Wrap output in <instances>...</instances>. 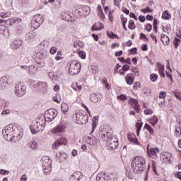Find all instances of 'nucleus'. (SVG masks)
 <instances>
[{"instance_id": "1", "label": "nucleus", "mask_w": 181, "mask_h": 181, "mask_svg": "<svg viewBox=\"0 0 181 181\" xmlns=\"http://www.w3.org/2000/svg\"><path fill=\"white\" fill-rule=\"evenodd\" d=\"M131 169L134 173H142L146 170V160L139 156L134 158L131 163Z\"/></svg>"}, {"instance_id": "2", "label": "nucleus", "mask_w": 181, "mask_h": 181, "mask_svg": "<svg viewBox=\"0 0 181 181\" xmlns=\"http://www.w3.org/2000/svg\"><path fill=\"white\" fill-rule=\"evenodd\" d=\"M14 131H17L16 125L11 124L6 126L2 130V135L4 139L9 142L11 141V139L12 138V135Z\"/></svg>"}, {"instance_id": "3", "label": "nucleus", "mask_w": 181, "mask_h": 181, "mask_svg": "<svg viewBox=\"0 0 181 181\" xmlns=\"http://www.w3.org/2000/svg\"><path fill=\"white\" fill-rule=\"evenodd\" d=\"M68 73L70 76L78 74L81 71V64L77 61H71L68 63Z\"/></svg>"}, {"instance_id": "4", "label": "nucleus", "mask_w": 181, "mask_h": 181, "mask_svg": "<svg viewBox=\"0 0 181 181\" xmlns=\"http://www.w3.org/2000/svg\"><path fill=\"white\" fill-rule=\"evenodd\" d=\"M91 10L90 6H79L75 11V16L77 18H86V16H88Z\"/></svg>"}, {"instance_id": "5", "label": "nucleus", "mask_w": 181, "mask_h": 181, "mask_svg": "<svg viewBox=\"0 0 181 181\" xmlns=\"http://www.w3.org/2000/svg\"><path fill=\"white\" fill-rule=\"evenodd\" d=\"M74 119L78 125H83L88 122V115L83 112H76L74 116Z\"/></svg>"}, {"instance_id": "6", "label": "nucleus", "mask_w": 181, "mask_h": 181, "mask_svg": "<svg viewBox=\"0 0 181 181\" xmlns=\"http://www.w3.org/2000/svg\"><path fill=\"white\" fill-rule=\"evenodd\" d=\"M114 135V132L112 129H100L99 130V136L103 141H106L107 139L111 138Z\"/></svg>"}, {"instance_id": "7", "label": "nucleus", "mask_w": 181, "mask_h": 181, "mask_svg": "<svg viewBox=\"0 0 181 181\" xmlns=\"http://www.w3.org/2000/svg\"><path fill=\"white\" fill-rule=\"evenodd\" d=\"M43 16L36 14L31 21L32 28H34V29H39V28H40V25L43 23Z\"/></svg>"}, {"instance_id": "8", "label": "nucleus", "mask_w": 181, "mask_h": 181, "mask_svg": "<svg viewBox=\"0 0 181 181\" xmlns=\"http://www.w3.org/2000/svg\"><path fill=\"white\" fill-rule=\"evenodd\" d=\"M14 93L17 97H23L26 94V86L22 83H18L15 86Z\"/></svg>"}, {"instance_id": "9", "label": "nucleus", "mask_w": 181, "mask_h": 181, "mask_svg": "<svg viewBox=\"0 0 181 181\" xmlns=\"http://www.w3.org/2000/svg\"><path fill=\"white\" fill-rule=\"evenodd\" d=\"M47 122H52L57 117V110L54 109H49L45 111V115Z\"/></svg>"}, {"instance_id": "10", "label": "nucleus", "mask_w": 181, "mask_h": 181, "mask_svg": "<svg viewBox=\"0 0 181 181\" xmlns=\"http://www.w3.org/2000/svg\"><path fill=\"white\" fill-rule=\"evenodd\" d=\"M106 142L110 149H117V148H118V139H117V136H114V134L107 139Z\"/></svg>"}, {"instance_id": "11", "label": "nucleus", "mask_w": 181, "mask_h": 181, "mask_svg": "<svg viewBox=\"0 0 181 181\" xmlns=\"http://www.w3.org/2000/svg\"><path fill=\"white\" fill-rule=\"evenodd\" d=\"M61 18L66 22H76V18L73 16V13L69 11H63L61 13Z\"/></svg>"}, {"instance_id": "12", "label": "nucleus", "mask_w": 181, "mask_h": 181, "mask_svg": "<svg viewBox=\"0 0 181 181\" xmlns=\"http://www.w3.org/2000/svg\"><path fill=\"white\" fill-rule=\"evenodd\" d=\"M10 139L9 142H18V141H21L22 139V133L19 132V129L17 127V131H14L13 132V134Z\"/></svg>"}, {"instance_id": "13", "label": "nucleus", "mask_w": 181, "mask_h": 181, "mask_svg": "<svg viewBox=\"0 0 181 181\" xmlns=\"http://www.w3.org/2000/svg\"><path fill=\"white\" fill-rule=\"evenodd\" d=\"M66 129V124L64 122H59L52 131V134H60Z\"/></svg>"}, {"instance_id": "14", "label": "nucleus", "mask_w": 181, "mask_h": 181, "mask_svg": "<svg viewBox=\"0 0 181 181\" xmlns=\"http://www.w3.org/2000/svg\"><path fill=\"white\" fill-rule=\"evenodd\" d=\"M46 122H47V119L44 115L38 117L36 119V124H38L39 127H40L44 130H45V128H46Z\"/></svg>"}, {"instance_id": "15", "label": "nucleus", "mask_w": 181, "mask_h": 181, "mask_svg": "<svg viewBox=\"0 0 181 181\" xmlns=\"http://www.w3.org/2000/svg\"><path fill=\"white\" fill-rule=\"evenodd\" d=\"M40 162H41L42 168L52 166V160H50V157L49 156H43L41 158Z\"/></svg>"}, {"instance_id": "16", "label": "nucleus", "mask_w": 181, "mask_h": 181, "mask_svg": "<svg viewBox=\"0 0 181 181\" xmlns=\"http://www.w3.org/2000/svg\"><path fill=\"white\" fill-rule=\"evenodd\" d=\"M30 129L32 134H38V132H42V131H44V129L37 123H35V124H31L30 126Z\"/></svg>"}, {"instance_id": "17", "label": "nucleus", "mask_w": 181, "mask_h": 181, "mask_svg": "<svg viewBox=\"0 0 181 181\" xmlns=\"http://www.w3.org/2000/svg\"><path fill=\"white\" fill-rule=\"evenodd\" d=\"M158 153H159V148H151L150 151L148 150V155L152 159H156L158 158Z\"/></svg>"}, {"instance_id": "18", "label": "nucleus", "mask_w": 181, "mask_h": 181, "mask_svg": "<svg viewBox=\"0 0 181 181\" xmlns=\"http://www.w3.org/2000/svg\"><path fill=\"white\" fill-rule=\"evenodd\" d=\"M81 179H83V175L81 174V172L76 171L71 175L69 180L70 181H80Z\"/></svg>"}, {"instance_id": "19", "label": "nucleus", "mask_w": 181, "mask_h": 181, "mask_svg": "<svg viewBox=\"0 0 181 181\" xmlns=\"http://www.w3.org/2000/svg\"><path fill=\"white\" fill-rule=\"evenodd\" d=\"M110 179H111V176L104 173H99L96 177L97 181H108Z\"/></svg>"}, {"instance_id": "20", "label": "nucleus", "mask_w": 181, "mask_h": 181, "mask_svg": "<svg viewBox=\"0 0 181 181\" xmlns=\"http://www.w3.org/2000/svg\"><path fill=\"white\" fill-rule=\"evenodd\" d=\"M8 87V78L6 76H2L0 78V88L5 90Z\"/></svg>"}, {"instance_id": "21", "label": "nucleus", "mask_w": 181, "mask_h": 181, "mask_svg": "<svg viewBox=\"0 0 181 181\" xmlns=\"http://www.w3.org/2000/svg\"><path fill=\"white\" fill-rule=\"evenodd\" d=\"M22 46V41L21 40H14L11 42V49H19Z\"/></svg>"}, {"instance_id": "22", "label": "nucleus", "mask_w": 181, "mask_h": 181, "mask_svg": "<svg viewBox=\"0 0 181 181\" xmlns=\"http://www.w3.org/2000/svg\"><path fill=\"white\" fill-rule=\"evenodd\" d=\"M92 121V130L90 131V135L94 134V131H95V128H97V125H98V117H93Z\"/></svg>"}, {"instance_id": "23", "label": "nucleus", "mask_w": 181, "mask_h": 181, "mask_svg": "<svg viewBox=\"0 0 181 181\" xmlns=\"http://www.w3.org/2000/svg\"><path fill=\"white\" fill-rule=\"evenodd\" d=\"M125 78L127 84H129V86L134 84V80H135V77L134 76L133 74H128Z\"/></svg>"}, {"instance_id": "24", "label": "nucleus", "mask_w": 181, "mask_h": 181, "mask_svg": "<svg viewBox=\"0 0 181 181\" xmlns=\"http://www.w3.org/2000/svg\"><path fill=\"white\" fill-rule=\"evenodd\" d=\"M90 100L92 103H99V101H101V97L99 95H97L96 93H91L90 97Z\"/></svg>"}, {"instance_id": "25", "label": "nucleus", "mask_w": 181, "mask_h": 181, "mask_svg": "<svg viewBox=\"0 0 181 181\" xmlns=\"http://www.w3.org/2000/svg\"><path fill=\"white\" fill-rule=\"evenodd\" d=\"M37 90L46 93L47 91V83L46 82H40Z\"/></svg>"}, {"instance_id": "26", "label": "nucleus", "mask_w": 181, "mask_h": 181, "mask_svg": "<svg viewBox=\"0 0 181 181\" xmlns=\"http://www.w3.org/2000/svg\"><path fill=\"white\" fill-rule=\"evenodd\" d=\"M157 66H158V71L160 74V76H161V77L165 78V66L161 65L160 63L157 62Z\"/></svg>"}, {"instance_id": "27", "label": "nucleus", "mask_w": 181, "mask_h": 181, "mask_svg": "<svg viewBox=\"0 0 181 181\" xmlns=\"http://www.w3.org/2000/svg\"><path fill=\"white\" fill-rule=\"evenodd\" d=\"M35 36H36V33L33 30H31L25 35V39L27 40H32L35 39Z\"/></svg>"}, {"instance_id": "28", "label": "nucleus", "mask_w": 181, "mask_h": 181, "mask_svg": "<svg viewBox=\"0 0 181 181\" xmlns=\"http://www.w3.org/2000/svg\"><path fill=\"white\" fill-rule=\"evenodd\" d=\"M161 41L163 43L164 46H168L169 45L170 40H169V37L165 34H161Z\"/></svg>"}, {"instance_id": "29", "label": "nucleus", "mask_w": 181, "mask_h": 181, "mask_svg": "<svg viewBox=\"0 0 181 181\" xmlns=\"http://www.w3.org/2000/svg\"><path fill=\"white\" fill-rule=\"evenodd\" d=\"M28 73L30 76H35L37 73V68L36 66L31 65L28 66Z\"/></svg>"}, {"instance_id": "30", "label": "nucleus", "mask_w": 181, "mask_h": 181, "mask_svg": "<svg viewBox=\"0 0 181 181\" xmlns=\"http://www.w3.org/2000/svg\"><path fill=\"white\" fill-rule=\"evenodd\" d=\"M161 159H163L164 163H170V154L164 153L161 156Z\"/></svg>"}, {"instance_id": "31", "label": "nucleus", "mask_w": 181, "mask_h": 181, "mask_svg": "<svg viewBox=\"0 0 181 181\" xmlns=\"http://www.w3.org/2000/svg\"><path fill=\"white\" fill-rule=\"evenodd\" d=\"M87 142L88 145H97V139H95V137H88L87 139Z\"/></svg>"}, {"instance_id": "32", "label": "nucleus", "mask_w": 181, "mask_h": 181, "mask_svg": "<svg viewBox=\"0 0 181 181\" xmlns=\"http://www.w3.org/2000/svg\"><path fill=\"white\" fill-rule=\"evenodd\" d=\"M98 15L100 18V19H104L105 18V15L103 12V8H101V5H98Z\"/></svg>"}, {"instance_id": "33", "label": "nucleus", "mask_w": 181, "mask_h": 181, "mask_svg": "<svg viewBox=\"0 0 181 181\" xmlns=\"http://www.w3.org/2000/svg\"><path fill=\"white\" fill-rule=\"evenodd\" d=\"M71 88L75 91H80V90H81L83 88V86H81V85H78V83L75 82V83H72Z\"/></svg>"}, {"instance_id": "34", "label": "nucleus", "mask_w": 181, "mask_h": 181, "mask_svg": "<svg viewBox=\"0 0 181 181\" xmlns=\"http://www.w3.org/2000/svg\"><path fill=\"white\" fill-rule=\"evenodd\" d=\"M162 18L165 20L170 19L172 18V15L169 13V11L165 10L162 14Z\"/></svg>"}, {"instance_id": "35", "label": "nucleus", "mask_w": 181, "mask_h": 181, "mask_svg": "<svg viewBox=\"0 0 181 181\" xmlns=\"http://www.w3.org/2000/svg\"><path fill=\"white\" fill-rule=\"evenodd\" d=\"M142 125H144V123L142 122H137L136 124L137 136H139V132H141V129H142Z\"/></svg>"}, {"instance_id": "36", "label": "nucleus", "mask_w": 181, "mask_h": 181, "mask_svg": "<svg viewBox=\"0 0 181 181\" xmlns=\"http://www.w3.org/2000/svg\"><path fill=\"white\" fill-rule=\"evenodd\" d=\"M9 107V102L6 100H1L0 102V108L4 110V108H8Z\"/></svg>"}, {"instance_id": "37", "label": "nucleus", "mask_w": 181, "mask_h": 181, "mask_svg": "<svg viewBox=\"0 0 181 181\" xmlns=\"http://www.w3.org/2000/svg\"><path fill=\"white\" fill-rule=\"evenodd\" d=\"M30 85L32 86V87H33V88H35V90H39V84L40 82H37L36 81L34 80H31L30 81Z\"/></svg>"}, {"instance_id": "38", "label": "nucleus", "mask_w": 181, "mask_h": 181, "mask_svg": "<svg viewBox=\"0 0 181 181\" xmlns=\"http://www.w3.org/2000/svg\"><path fill=\"white\" fill-rule=\"evenodd\" d=\"M129 29H130L131 30H134V29H136V25H135V22L134 21V20H130L129 21V25H128Z\"/></svg>"}, {"instance_id": "39", "label": "nucleus", "mask_w": 181, "mask_h": 181, "mask_svg": "<svg viewBox=\"0 0 181 181\" xmlns=\"http://www.w3.org/2000/svg\"><path fill=\"white\" fill-rule=\"evenodd\" d=\"M127 138L129 141V142H132L133 144H136V145H139V143L138 142V139L135 137H132V136H127Z\"/></svg>"}, {"instance_id": "40", "label": "nucleus", "mask_w": 181, "mask_h": 181, "mask_svg": "<svg viewBox=\"0 0 181 181\" xmlns=\"http://www.w3.org/2000/svg\"><path fill=\"white\" fill-rule=\"evenodd\" d=\"M43 172L45 175H50L52 172V166L42 167Z\"/></svg>"}, {"instance_id": "41", "label": "nucleus", "mask_w": 181, "mask_h": 181, "mask_svg": "<svg viewBox=\"0 0 181 181\" xmlns=\"http://www.w3.org/2000/svg\"><path fill=\"white\" fill-rule=\"evenodd\" d=\"M107 36H108V37H110V39H119V37H118V35L112 32H107Z\"/></svg>"}, {"instance_id": "42", "label": "nucleus", "mask_w": 181, "mask_h": 181, "mask_svg": "<svg viewBox=\"0 0 181 181\" xmlns=\"http://www.w3.org/2000/svg\"><path fill=\"white\" fill-rule=\"evenodd\" d=\"M175 135L177 138H180L181 136V125L180 124L175 128Z\"/></svg>"}, {"instance_id": "43", "label": "nucleus", "mask_w": 181, "mask_h": 181, "mask_svg": "<svg viewBox=\"0 0 181 181\" xmlns=\"http://www.w3.org/2000/svg\"><path fill=\"white\" fill-rule=\"evenodd\" d=\"M158 74H151L150 75V81L152 82V83H155L156 81H158Z\"/></svg>"}, {"instance_id": "44", "label": "nucleus", "mask_w": 181, "mask_h": 181, "mask_svg": "<svg viewBox=\"0 0 181 181\" xmlns=\"http://www.w3.org/2000/svg\"><path fill=\"white\" fill-rule=\"evenodd\" d=\"M129 104H130L132 107H134V105H138V100L130 98L129 100Z\"/></svg>"}, {"instance_id": "45", "label": "nucleus", "mask_w": 181, "mask_h": 181, "mask_svg": "<svg viewBox=\"0 0 181 181\" xmlns=\"http://www.w3.org/2000/svg\"><path fill=\"white\" fill-rule=\"evenodd\" d=\"M144 128L148 131L151 135H153V129L148 123H146Z\"/></svg>"}, {"instance_id": "46", "label": "nucleus", "mask_w": 181, "mask_h": 181, "mask_svg": "<svg viewBox=\"0 0 181 181\" xmlns=\"http://www.w3.org/2000/svg\"><path fill=\"white\" fill-rule=\"evenodd\" d=\"M57 141H58L60 144V145H66L67 144V139L66 137H61L58 139Z\"/></svg>"}, {"instance_id": "47", "label": "nucleus", "mask_w": 181, "mask_h": 181, "mask_svg": "<svg viewBox=\"0 0 181 181\" xmlns=\"http://www.w3.org/2000/svg\"><path fill=\"white\" fill-rule=\"evenodd\" d=\"M15 23V18L6 20V24L8 25V26H13Z\"/></svg>"}, {"instance_id": "48", "label": "nucleus", "mask_w": 181, "mask_h": 181, "mask_svg": "<svg viewBox=\"0 0 181 181\" xmlns=\"http://www.w3.org/2000/svg\"><path fill=\"white\" fill-rule=\"evenodd\" d=\"M172 93L175 95L176 98L181 101V93L178 90H173Z\"/></svg>"}, {"instance_id": "49", "label": "nucleus", "mask_w": 181, "mask_h": 181, "mask_svg": "<svg viewBox=\"0 0 181 181\" xmlns=\"http://www.w3.org/2000/svg\"><path fill=\"white\" fill-rule=\"evenodd\" d=\"M61 108L62 111L64 112H67V111H69V105L66 103H62Z\"/></svg>"}, {"instance_id": "50", "label": "nucleus", "mask_w": 181, "mask_h": 181, "mask_svg": "<svg viewBox=\"0 0 181 181\" xmlns=\"http://www.w3.org/2000/svg\"><path fill=\"white\" fill-rule=\"evenodd\" d=\"M61 145L62 144H60L59 141L57 140L54 142V144H52V149H59V148H60Z\"/></svg>"}, {"instance_id": "51", "label": "nucleus", "mask_w": 181, "mask_h": 181, "mask_svg": "<svg viewBox=\"0 0 181 181\" xmlns=\"http://www.w3.org/2000/svg\"><path fill=\"white\" fill-rule=\"evenodd\" d=\"M151 125H153V126L158 124V117L156 115H154L153 118L151 119Z\"/></svg>"}, {"instance_id": "52", "label": "nucleus", "mask_w": 181, "mask_h": 181, "mask_svg": "<svg viewBox=\"0 0 181 181\" xmlns=\"http://www.w3.org/2000/svg\"><path fill=\"white\" fill-rule=\"evenodd\" d=\"M180 43V39L175 38V40L173 41V45L175 46V49H177V47H179Z\"/></svg>"}, {"instance_id": "53", "label": "nucleus", "mask_w": 181, "mask_h": 181, "mask_svg": "<svg viewBox=\"0 0 181 181\" xmlns=\"http://www.w3.org/2000/svg\"><path fill=\"white\" fill-rule=\"evenodd\" d=\"M0 16H1V18H9V16H11V13L1 12V13H0Z\"/></svg>"}, {"instance_id": "54", "label": "nucleus", "mask_w": 181, "mask_h": 181, "mask_svg": "<svg viewBox=\"0 0 181 181\" xmlns=\"http://www.w3.org/2000/svg\"><path fill=\"white\" fill-rule=\"evenodd\" d=\"M49 77L51 80H57V76L54 75V72H49Z\"/></svg>"}, {"instance_id": "55", "label": "nucleus", "mask_w": 181, "mask_h": 181, "mask_svg": "<svg viewBox=\"0 0 181 181\" xmlns=\"http://www.w3.org/2000/svg\"><path fill=\"white\" fill-rule=\"evenodd\" d=\"M30 148H31V149H36V148H37V143H36V141H32L30 144Z\"/></svg>"}, {"instance_id": "56", "label": "nucleus", "mask_w": 181, "mask_h": 181, "mask_svg": "<svg viewBox=\"0 0 181 181\" xmlns=\"http://www.w3.org/2000/svg\"><path fill=\"white\" fill-rule=\"evenodd\" d=\"M163 32L165 33H170V26L169 25H165L163 28Z\"/></svg>"}, {"instance_id": "57", "label": "nucleus", "mask_w": 181, "mask_h": 181, "mask_svg": "<svg viewBox=\"0 0 181 181\" xmlns=\"http://www.w3.org/2000/svg\"><path fill=\"white\" fill-rule=\"evenodd\" d=\"M103 83L105 85V88H107V90H110V84L108 83L107 78L103 79Z\"/></svg>"}, {"instance_id": "58", "label": "nucleus", "mask_w": 181, "mask_h": 181, "mask_svg": "<svg viewBox=\"0 0 181 181\" xmlns=\"http://www.w3.org/2000/svg\"><path fill=\"white\" fill-rule=\"evenodd\" d=\"M97 23H94L93 25L92 26V30H101L103 29V27H97Z\"/></svg>"}, {"instance_id": "59", "label": "nucleus", "mask_w": 181, "mask_h": 181, "mask_svg": "<svg viewBox=\"0 0 181 181\" xmlns=\"http://www.w3.org/2000/svg\"><path fill=\"white\" fill-rule=\"evenodd\" d=\"M117 98H119V100H121L122 101H125V100H128V98H127V95L124 94L117 96Z\"/></svg>"}, {"instance_id": "60", "label": "nucleus", "mask_w": 181, "mask_h": 181, "mask_svg": "<svg viewBox=\"0 0 181 181\" xmlns=\"http://www.w3.org/2000/svg\"><path fill=\"white\" fill-rule=\"evenodd\" d=\"M144 112L146 115H151L153 113V111H152V110L151 109H147V110H145Z\"/></svg>"}, {"instance_id": "61", "label": "nucleus", "mask_w": 181, "mask_h": 181, "mask_svg": "<svg viewBox=\"0 0 181 181\" xmlns=\"http://www.w3.org/2000/svg\"><path fill=\"white\" fill-rule=\"evenodd\" d=\"M138 49L136 47L132 48L129 50L130 53L129 54H136Z\"/></svg>"}, {"instance_id": "62", "label": "nucleus", "mask_w": 181, "mask_h": 181, "mask_svg": "<svg viewBox=\"0 0 181 181\" xmlns=\"http://www.w3.org/2000/svg\"><path fill=\"white\" fill-rule=\"evenodd\" d=\"M47 64L49 67H53L54 66V61H53L52 59H49Z\"/></svg>"}, {"instance_id": "63", "label": "nucleus", "mask_w": 181, "mask_h": 181, "mask_svg": "<svg viewBox=\"0 0 181 181\" xmlns=\"http://www.w3.org/2000/svg\"><path fill=\"white\" fill-rule=\"evenodd\" d=\"M78 56L81 59H86V52L84 51H81L78 53Z\"/></svg>"}, {"instance_id": "64", "label": "nucleus", "mask_w": 181, "mask_h": 181, "mask_svg": "<svg viewBox=\"0 0 181 181\" xmlns=\"http://www.w3.org/2000/svg\"><path fill=\"white\" fill-rule=\"evenodd\" d=\"M146 30H147V32H151V30H152V25L150 23H148L146 26Z\"/></svg>"}]
</instances>
